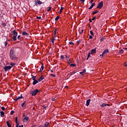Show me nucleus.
<instances>
[{"instance_id": "f257e3e1", "label": "nucleus", "mask_w": 127, "mask_h": 127, "mask_svg": "<svg viewBox=\"0 0 127 127\" xmlns=\"http://www.w3.org/2000/svg\"><path fill=\"white\" fill-rule=\"evenodd\" d=\"M9 56L10 59L11 60H17V59L16 56H15V54H14V51H13V50H10Z\"/></svg>"}, {"instance_id": "f03ea898", "label": "nucleus", "mask_w": 127, "mask_h": 127, "mask_svg": "<svg viewBox=\"0 0 127 127\" xmlns=\"http://www.w3.org/2000/svg\"><path fill=\"white\" fill-rule=\"evenodd\" d=\"M12 35H13V37H12L13 41H16L17 40L16 37L17 36V32H16L15 30H14L12 31Z\"/></svg>"}, {"instance_id": "7ed1b4c3", "label": "nucleus", "mask_w": 127, "mask_h": 127, "mask_svg": "<svg viewBox=\"0 0 127 127\" xmlns=\"http://www.w3.org/2000/svg\"><path fill=\"white\" fill-rule=\"evenodd\" d=\"M37 93H39V90L37 89H35L34 91H32L31 92L32 97L36 96V95H37Z\"/></svg>"}, {"instance_id": "20e7f679", "label": "nucleus", "mask_w": 127, "mask_h": 127, "mask_svg": "<svg viewBox=\"0 0 127 127\" xmlns=\"http://www.w3.org/2000/svg\"><path fill=\"white\" fill-rule=\"evenodd\" d=\"M34 4L36 6H38V4H42L43 2H42L40 0H36L34 1Z\"/></svg>"}, {"instance_id": "39448f33", "label": "nucleus", "mask_w": 127, "mask_h": 127, "mask_svg": "<svg viewBox=\"0 0 127 127\" xmlns=\"http://www.w3.org/2000/svg\"><path fill=\"white\" fill-rule=\"evenodd\" d=\"M12 67L11 66H5L3 68L5 72H6L7 71H10V69H11Z\"/></svg>"}, {"instance_id": "423d86ee", "label": "nucleus", "mask_w": 127, "mask_h": 127, "mask_svg": "<svg viewBox=\"0 0 127 127\" xmlns=\"http://www.w3.org/2000/svg\"><path fill=\"white\" fill-rule=\"evenodd\" d=\"M103 5H104V3L103 2V1H102L98 3V6L96 7V8H99V9H101V8H102V7H103Z\"/></svg>"}, {"instance_id": "0eeeda50", "label": "nucleus", "mask_w": 127, "mask_h": 127, "mask_svg": "<svg viewBox=\"0 0 127 127\" xmlns=\"http://www.w3.org/2000/svg\"><path fill=\"white\" fill-rule=\"evenodd\" d=\"M108 52H109V49H107L105 50L103 52L102 54L101 55L100 57H101V58H103V56H104V55H106V54H107Z\"/></svg>"}, {"instance_id": "6e6552de", "label": "nucleus", "mask_w": 127, "mask_h": 127, "mask_svg": "<svg viewBox=\"0 0 127 127\" xmlns=\"http://www.w3.org/2000/svg\"><path fill=\"white\" fill-rule=\"evenodd\" d=\"M56 32H57V30L55 29L54 30V36L53 37V38L51 39V40H56V39H55V37H56Z\"/></svg>"}, {"instance_id": "1a4fd4ad", "label": "nucleus", "mask_w": 127, "mask_h": 127, "mask_svg": "<svg viewBox=\"0 0 127 127\" xmlns=\"http://www.w3.org/2000/svg\"><path fill=\"white\" fill-rule=\"evenodd\" d=\"M91 54H94V53H97V49L95 48L93 49H92L90 52Z\"/></svg>"}, {"instance_id": "9d476101", "label": "nucleus", "mask_w": 127, "mask_h": 127, "mask_svg": "<svg viewBox=\"0 0 127 127\" xmlns=\"http://www.w3.org/2000/svg\"><path fill=\"white\" fill-rule=\"evenodd\" d=\"M40 127H49V122H46V123L44 125V126L43 125H40Z\"/></svg>"}, {"instance_id": "9b49d317", "label": "nucleus", "mask_w": 127, "mask_h": 127, "mask_svg": "<svg viewBox=\"0 0 127 127\" xmlns=\"http://www.w3.org/2000/svg\"><path fill=\"white\" fill-rule=\"evenodd\" d=\"M90 102H91V99H88L86 101V107H89V105H90Z\"/></svg>"}, {"instance_id": "f8f14e48", "label": "nucleus", "mask_w": 127, "mask_h": 127, "mask_svg": "<svg viewBox=\"0 0 127 127\" xmlns=\"http://www.w3.org/2000/svg\"><path fill=\"white\" fill-rule=\"evenodd\" d=\"M22 35H25V36H29V34L26 31H23L22 33Z\"/></svg>"}, {"instance_id": "ddd939ff", "label": "nucleus", "mask_w": 127, "mask_h": 127, "mask_svg": "<svg viewBox=\"0 0 127 127\" xmlns=\"http://www.w3.org/2000/svg\"><path fill=\"white\" fill-rule=\"evenodd\" d=\"M29 120V117H25V118L23 120V122H27Z\"/></svg>"}, {"instance_id": "4468645a", "label": "nucleus", "mask_w": 127, "mask_h": 127, "mask_svg": "<svg viewBox=\"0 0 127 127\" xmlns=\"http://www.w3.org/2000/svg\"><path fill=\"white\" fill-rule=\"evenodd\" d=\"M44 76L43 75H41L39 78L38 81L39 82H41V81H42V80H44Z\"/></svg>"}, {"instance_id": "2eb2a0df", "label": "nucleus", "mask_w": 127, "mask_h": 127, "mask_svg": "<svg viewBox=\"0 0 127 127\" xmlns=\"http://www.w3.org/2000/svg\"><path fill=\"white\" fill-rule=\"evenodd\" d=\"M107 106H110V105L106 103H103L100 106V107H101L102 108H104V107H107Z\"/></svg>"}, {"instance_id": "dca6fc26", "label": "nucleus", "mask_w": 127, "mask_h": 127, "mask_svg": "<svg viewBox=\"0 0 127 127\" xmlns=\"http://www.w3.org/2000/svg\"><path fill=\"white\" fill-rule=\"evenodd\" d=\"M95 5H96V4L95 3H92L88 9H92V7H94Z\"/></svg>"}, {"instance_id": "f3484780", "label": "nucleus", "mask_w": 127, "mask_h": 127, "mask_svg": "<svg viewBox=\"0 0 127 127\" xmlns=\"http://www.w3.org/2000/svg\"><path fill=\"white\" fill-rule=\"evenodd\" d=\"M0 117H1V118H3V117H4V112L3 111H0Z\"/></svg>"}, {"instance_id": "a211bd4d", "label": "nucleus", "mask_w": 127, "mask_h": 127, "mask_svg": "<svg viewBox=\"0 0 127 127\" xmlns=\"http://www.w3.org/2000/svg\"><path fill=\"white\" fill-rule=\"evenodd\" d=\"M38 81L39 80H37L36 79V80H33V85L34 86H35V85H36V84H37V83H38Z\"/></svg>"}, {"instance_id": "6ab92c4d", "label": "nucleus", "mask_w": 127, "mask_h": 127, "mask_svg": "<svg viewBox=\"0 0 127 127\" xmlns=\"http://www.w3.org/2000/svg\"><path fill=\"white\" fill-rule=\"evenodd\" d=\"M22 97L18 96L16 97L15 99H14V101H17L18 100H19V99H22Z\"/></svg>"}, {"instance_id": "aec40b11", "label": "nucleus", "mask_w": 127, "mask_h": 127, "mask_svg": "<svg viewBox=\"0 0 127 127\" xmlns=\"http://www.w3.org/2000/svg\"><path fill=\"white\" fill-rule=\"evenodd\" d=\"M32 78L33 81H35L36 80V76H34L33 75H32Z\"/></svg>"}, {"instance_id": "412c9836", "label": "nucleus", "mask_w": 127, "mask_h": 127, "mask_svg": "<svg viewBox=\"0 0 127 127\" xmlns=\"http://www.w3.org/2000/svg\"><path fill=\"white\" fill-rule=\"evenodd\" d=\"M7 42H9V40L7 39L6 41L5 42L4 46L6 47V45H7Z\"/></svg>"}, {"instance_id": "4be33fe9", "label": "nucleus", "mask_w": 127, "mask_h": 127, "mask_svg": "<svg viewBox=\"0 0 127 127\" xmlns=\"http://www.w3.org/2000/svg\"><path fill=\"white\" fill-rule=\"evenodd\" d=\"M6 125H7L8 127H11V125H10V124L9 123V122L7 121L6 122Z\"/></svg>"}, {"instance_id": "5701e85b", "label": "nucleus", "mask_w": 127, "mask_h": 127, "mask_svg": "<svg viewBox=\"0 0 127 127\" xmlns=\"http://www.w3.org/2000/svg\"><path fill=\"white\" fill-rule=\"evenodd\" d=\"M84 73H86V69H83V71L82 72H80L79 74H80V75H83V74Z\"/></svg>"}, {"instance_id": "b1692460", "label": "nucleus", "mask_w": 127, "mask_h": 127, "mask_svg": "<svg viewBox=\"0 0 127 127\" xmlns=\"http://www.w3.org/2000/svg\"><path fill=\"white\" fill-rule=\"evenodd\" d=\"M76 73V72H75L74 71L70 72V73H68V75H69V76H72V75H73V74H75Z\"/></svg>"}, {"instance_id": "393cba45", "label": "nucleus", "mask_w": 127, "mask_h": 127, "mask_svg": "<svg viewBox=\"0 0 127 127\" xmlns=\"http://www.w3.org/2000/svg\"><path fill=\"white\" fill-rule=\"evenodd\" d=\"M63 9H64V7H61V9H60V10L59 11V13H62V10H63Z\"/></svg>"}, {"instance_id": "a878e982", "label": "nucleus", "mask_w": 127, "mask_h": 127, "mask_svg": "<svg viewBox=\"0 0 127 127\" xmlns=\"http://www.w3.org/2000/svg\"><path fill=\"white\" fill-rule=\"evenodd\" d=\"M91 54H91L90 52L88 53L87 60H88L89 59V58H90V57H91Z\"/></svg>"}, {"instance_id": "bb28decb", "label": "nucleus", "mask_w": 127, "mask_h": 127, "mask_svg": "<svg viewBox=\"0 0 127 127\" xmlns=\"http://www.w3.org/2000/svg\"><path fill=\"white\" fill-rule=\"evenodd\" d=\"M105 39H106L105 38V37H102L101 38V39H100L101 42H103V41H104V40H105Z\"/></svg>"}, {"instance_id": "cd10ccee", "label": "nucleus", "mask_w": 127, "mask_h": 127, "mask_svg": "<svg viewBox=\"0 0 127 127\" xmlns=\"http://www.w3.org/2000/svg\"><path fill=\"white\" fill-rule=\"evenodd\" d=\"M15 123H16V124H19V122H18V119H17V117L15 118Z\"/></svg>"}, {"instance_id": "c85d7f7f", "label": "nucleus", "mask_w": 127, "mask_h": 127, "mask_svg": "<svg viewBox=\"0 0 127 127\" xmlns=\"http://www.w3.org/2000/svg\"><path fill=\"white\" fill-rule=\"evenodd\" d=\"M67 63H68V64L69 65H71V63H73V62H72V61H71L70 60H68Z\"/></svg>"}, {"instance_id": "c756f323", "label": "nucleus", "mask_w": 127, "mask_h": 127, "mask_svg": "<svg viewBox=\"0 0 127 127\" xmlns=\"http://www.w3.org/2000/svg\"><path fill=\"white\" fill-rule=\"evenodd\" d=\"M59 18H60V16H57L55 18L56 21H57L59 19Z\"/></svg>"}, {"instance_id": "7c9ffc66", "label": "nucleus", "mask_w": 127, "mask_h": 127, "mask_svg": "<svg viewBox=\"0 0 127 127\" xmlns=\"http://www.w3.org/2000/svg\"><path fill=\"white\" fill-rule=\"evenodd\" d=\"M41 68L42 70L40 69V71H43V69H44V66L43 65V64H42V65H41Z\"/></svg>"}, {"instance_id": "2f4dec72", "label": "nucleus", "mask_w": 127, "mask_h": 127, "mask_svg": "<svg viewBox=\"0 0 127 127\" xmlns=\"http://www.w3.org/2000/svg\"><path fill=\"white\" fill-rule=\"evenodd\" d=\"M52 9V7H48L47 11H50V10H51Z\"/></svg>"}, {"instance_id": "473e14b6", "label": "nucleus", "mask_w": 127, "mask_h": 127, "mask_svg": "<svg viewBox=\"0 0 127 127\" xmlns=\"http://www.w3.org/2000/svg\"><path fill=\"white\" fill-rule=\"evenodd\" d=\"M99 12V11H94L92 12V14H96V13H98Z\"/></svg>"}, {"instance_id": "72a5a7b5", "label": "nucleus", "mask_w": 127, "mask_h": 127, "mask_svg": "<svg viewBox=\"0 0 127 127\" xmlns=\"http://www.w3.org/2000/svg\"><path fill=\"white\" fill-rule=\"evenodd\" d=\"M25 103H26V102L25 101L23 103H22L21 104L22 108H23V107H24V105L25 104Z\"/></svg>"}, {"instance_id": "f704fd0d", "label": "nucleus", "mask_w": 127, "mask_h": 127, "mask_svg": "<svg viewBox=\"0 0 127 127\" xmlns=\"http://www.w3.org/2000/svg\"><path fill=\"white\" fill-rule=\"evenodd\" d=\"M10 66L13 67V66H14V65H15V64L13 63H11L10 64Z\"/></svg>"}, {"instance_id": "c9c22d12", "label": "nucleus", "mask_w": 127, "mask_h": 127, "mask_svg": "<svg viewBox=\"0 0 127 127\" xmlns=\"http://www.w3.org/2000/svg\"><path fill=\"white\" fill-rule=\"evenodd\" d=\"M68 45H74V43L72 42H69L68 43Z\"/></svg>"}, {"instance_id": "e433bc0d", "label": "nucleus", "mask_w": 127, "mask_h": 127, "mask_svg": "<svg viewBox=\"0 0 127 127\" xmlns=\"http://www.w3.org/2000/svg\"><path fill=\"white\" fill-rule=\"evenodd\" d=\"M70 66H71V67L73 66V67H76V64H70Z\"/></svg>"}, {"instance_id": "4c0bfd02", "label": "nucleus", "mask_w": 127, "mask_h": 127, "mask_svg": "<svg viewBox=\"0 0 127 127\" xmlns=\"http://www.w3.org/2000/svg\"><path fill=\"white\" fill-rule=\"evenodd\" d=\"M63 59H64V56L61 55V60H63Z\"/></svg>"}, {"instance_id": "58836bf2", "label": "nucleus", "mask_w": 127, "mask_h": 127, "mask_svg": "<svg viewBox=\"0 0 127 127\" xmlns=\"http://www.w3.org/2000/svg\"><path fill=\"white\" fill-rule=\"evenodd\" d=\"M90 34H91V35H92V36H94L95 35L94 34V32H93V31H90Z\"/></svg>"}, {"instance_id": "ea45409f", "label": "nucleus", "mask_w": 127, "mask_h": 127, "mask_svg": "<svg viewBox=\"0 0 127 127\" xmlns=\"http://www.w3.org/2000/svg\"><path fill=\"white\" fill-rule=\"evenodd\" d=\"M81 42H82V40H79L77 41V43H78V44H80V43H81Z\"/></svg>"}, {"instance_id": "a19ab883", "label": "nucleus", "mask_w": 127, "mask_h": 127, "mask_svg": "<svg viewBox=\"0 0 127 127\" xmlns=\"http://www.w3.org/2000/svg\"><path fill=\"white\" fill-rule=\"evenodd\" d=\"M83 31H84L83 29L81 30V31H80V30H79V33L80 34H82V33H83Z\"/></svg>"}, {"instance_id": "79ce46f5", "label": "nucleus", "mask_w": 127, "mask_h": 127, "mask_svg": "<svg viewBox=\"0 0 127 127\" xmlns=\"http://www.w3.org/2000/svg\"><path fill=\"white\" fill-rule=\"evenodd\" d=\"M13 114H14V111H13V110H12L10 112V115L11 116H12V115H13Z\"/></svg>"}, {"instance_id": "37998d69", "label": "nucleus", "mask_w": 127, "mask_h": 127, "mask_svg": "<svg viewBox=\"0 0 127 127\" xmlns=\"http://www.w3.org/2000/svg\"><path fill=\"white\" fill-rule=\"evenodd\" d=\"M120 54H123V53H124V50H121L120 51Z\"/></svg>"}, {"instance_id": "c03bdc74", "label": "nucleus", "mask_w": 127, "mask_h": 127, "mask_svg": "<svg viewBox=\"0 0 127 127\" xmlns=\"http://www.w3.org/2000/svg\"><path fill=\"white\" fill-rule=\"evenodd\" d=\"M1 109L2 110V111H4L5 110V108H4V107H1Z\"/></svg>"}, {"instance_id": "a18cd8bd", "label": "nucleus", "mask_w": 127, "mask_h": 127, "mask_svg": "<svg viewBox=\"0 0 127 127\" xmlns=\"http://www.w3.org/2000/svg\"><path fill=\"white\" fill-rule=\"evenodd\" d=\"M36 18H37V19H41V17H40V16H37V17H36Z\"/></svg>"}, {"instance_id": "49530a36", "label": "nucleus", "mask_w": 127, "mask_h": 127, "mask_svg": "<svg viewBox=\"0 0 127 127\" xmlns=\"http://www.w3.org/2000/svg\"><path fill=\"white\" fill-rule=\"evenodd\" d=\"M65 59H69V58L68 57V56H67V55H65Z\"/></svg>"}, {"instance_id": "de8ad7c7", "label": "nucleus", "mask_w": 127, "mask_h": 127, "mask_svg": "<svg viewBox=\"0 0 127 127\" xmlns=\"http://www.w3.org/2000/svg\"><path fill=\"white\" fill-rule=\"evenodd\" d=\"M50 75H51V76H52L53 77H56V75H55V74H51Z\"/></svg>"}, {"instance_id": "09e8293b", "label": "nucleus", "mask_w": 127, "mask_h": 127, "mask_svg": "<svg viewBox=\"0 0 127 127\" xmlns=\"http://www.w3.org/2000/svg\"><path fill=\"white\" fill-rule=\"evenodd\" d=\"M16 127H18L19 126V123H16Z\"/></svg>"}, {"instance_id": "8fccbe9b", "label": "nucleus", "mask_w": 127, "mask_h": 127, "mask_svg": "<svg viewBox=\"0 0 127 127\" xmlns=\"http://www.w3.org/2000/svg\"><path fill=\"white\" fill-rule=\"evenodd\" d=\"M2 25L3 26H5V25H6V24H5V23H3L2 24Z\"/></svg>"}, {"instance_id": "3c124183", "label": "nucleus", "mask_w": 127, "mask_h": 127, "mask_svg": "<svg viewBox=\"0 0 127 127\" xmlns=\"http://www.w3.org/2000/svg\"><path fill=\"white\" fill-rule=\"evenodd\" d=\"M89 39H93V36H89Z\"/></svg>"}, {"instance_id": "603ef678", "label": "nucleus", "mask_w": 127, "mask_h": 127, "mask_svg": "<svg viewBox=\"0 0 127 127\" xmlns=\"http://www.w3.org/2000/svg\"><path fill=\"white\" fill-rule=\"evenodd\" d=\"M95 19H96V16L93 17L92 20H95Z\"/></svg>"}, {"instance_id": "864d4df0", "label": "nucleus", "mask_w": 127, "mask_h": 127, "mask_svg": "<svg viewBox=\"0 0 127 127\" xmlns=\"http://www.w3.org/2000/svg\"><path fill=\"white\" fill-rule=\"evenodd\" d=\"M19 38H20V35H18L17 37V39L19 40Z\"/></svg>"}, {"instance_id": "5fc2aeb1", "label": "nucleus", "mask_w": 127, "mask_h": 127, "mask_svg": "<svg viewBox=\"0 0 127 127\" xmlns=\"http://www.w3.org/2000/svg\"><path fill=\"white\" fill-rule=\"evenodd\" d=\"M49 70L51 72V73H53V70L50 69Z\"/></svg>"}, {"instance_id": "6e6d98bb", "label": "nucleus", "mask_w": 127, "mask_h": 127, "mask_svg": "<svg viewBox=\"0 0 127 127\" xmlns=\"http://www.w3.org/2000/svg\"><path fill=\"white\" fill-rule=\"evenodd\" d=\"M80 1H81V2H85V0H80Z\"/></svg>"}, {"instance_id": "4d7b16f0", "label": "nucleus", "mask_w": 127, "mask_h": 127, "mask_svg": "<svg viewBox=\"0 0 127 127\" xmlns=\"http://www.w3.org/2000/svg\"><path fill=\"white\" fill-rule=\"evenodd\" d=\"M94 1V0H91V1H90V3L91 4H92V3H93V2Z\"/></svg>"}, {"instance_id": "13d9d810", "label": "nucleus", "mask_w": 127, "mask_h": 127, "mask_svg": "<svg viewBox=\"0 0 127 127\" xmlns=\"http://www.w3.org/2000/svg\"><path fill=\"white\" fill-rule=\"evenodd\" d=\"M52 43L54 44V40H51Z\"/></svg>"}, {"instance_id": "bf43d9fd", "label": "nucleus", "mask_w": 127, "mask_h": 127, "mask_svg": "<svg viewBox=\"0 0 127 127\" xmlns=\"http://www.w3.org/2000/svg\"><path fill=\"white\" fill-rule=\"evenodd\" d=\"M89 22H92V19H89Z\"/></svg>"}, {"instance_id": "052dcab7", "label": "nucleus", "mask_w": 127, "mask_h": 127, "mask_svg": "<svg viewBox=\"0 0 127 127\" xmlns=\"http://www.w3.org/2000/svg\"><path fill=\"white\" fill-rule=\"evenodd\" d=\"M124 65H125V66H127V63H125L124 64Z\"/></svg>"}, {"instance_id": "680f3d73", "label": "nucleus", "mask_w": 127, "mask_h": 127, "mask_svg": "<svg viewBox=\"0 0 127 127\" xmlns=\"http://www.w3.org/2000/svg\"><path fill=\"white\" fill-rule=\"evenodd\" d=\"M125 50H127V48H124V49Z\"/></svg>"}, {"instance_id": "e2e57ef3", "label": "nucleus", "mask_w": 127, "mask_h": 127, "mask_svg": "<svg viewBox=\"0 0 127 127\" xmlns=\"http://www.w3.org/2000/svg\"><path fill=\"white\" fill-rule=\"evenodd\" d=\"M19 127H23V125L19 126Z\"/></svg>"}, {"instance_id": "0e129e2a", "label": "nucleus", "mask_w": 127, "mask_h": 127, "mask_svg": "<svg viewBox=\"0 0 127 127\" xmlns=\"http://www.w3.org/2000/svg\"><path fill=\"white\" fill-rule=\"evenodd\" d=\"M23 117H25V114H23Z\"/></svg>"}, {"instance_id": "69168bd1", "label": "nucleus", "mask_w": 127, "mask_h": 127, "mask_svg": "<svg viewBox=\"0 0 127 127\" xmlns=\"http://www.w3.org/2000/svg\"><path fill=\"white\" fill-rule=\"evenodd\" d=\"M53 101H55V98H53Z\"/></svg>"}, {"instance_id": "338daca9", "label": "nucleus", "mask_w": 127, "mask_h": 127, "mask_svg": "<svg viewBox=\"0 0 127 127\" xmlns=\"http://www.w3.org/2000/svg\"><path fill=\"white\" fill-rule=\"evenodd\" d=\"M45 110H46V107H44Z\"/></svg>"}, {"instance_id": "774afa93", "label": "nucleus", "mask_w": 127, "mask_h": 127, "mask_svg": "<svg viewBox=\"0 0 127 127\" xmlns=\"http://www.w3.org/2000/svg\"><path fill=\"white\" fill-rule=\"evenodd\" d=\"M35 126H36V125L32 126V127H35Z\"/></svg>"}]
</instances>
